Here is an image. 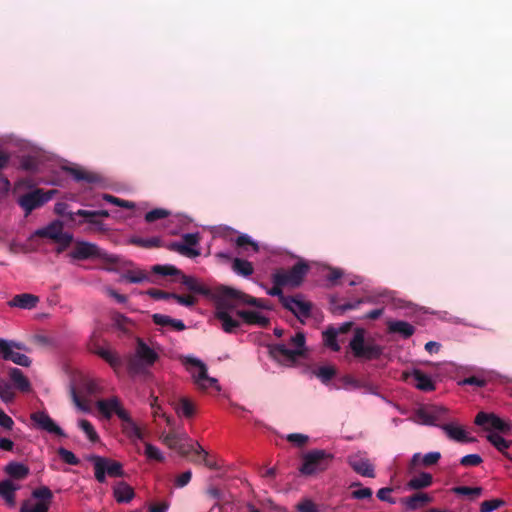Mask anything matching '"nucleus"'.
I'll use <instances>...</instances> for the list:
<instances>
[{
	"mask_svg": "<svg viewBox=\"0 0 512 512\" xmlns=\"http://www.w3.org/2000/svg\"><path fill=\"white\" fill-rule=\"evenodd\" d=\"M446 436L455 442L472 443L476 439L469 434V432L457 422H449L439 426Z\"/></svg>",
	"mask_w": 512,
	"mask_h": 512,
	"instance_id": "19",
	"label": "nucleus"
},
{
	"mask_svg": "<svg viewBox=\"0 0 512 512\" xmlns=\"http://www.w3.org/2000/svg\"><path fill=\"white\" fill-rule=\"evenodd\" d=\"M39 302V298L33 294L22 293L15 295L9 302L10 307H17L21 309H32Z\"/></svg>",
	"mask_w": 512,
	"mask_h": 512,
	"instance_id": "28",
	"label": "nucleus"
},
{
	"mask_svg": "<svg viewBox=\"0 0 512 512\" xmlns=\"http://www.w3.org/2000/svg\"><path fill=\"white\" fill-rule=\"evenodd\" d=\"M333 458V454L325 450H311L303 455L299 471L305 476L321 473L329 468Z\"/></svg>",
	"mask_w": 512,
	"mask_h": 512,
	"instance_id": "6",
	"label": "nucleus"
},
{
	"mask_svg": "<svg viewBox=\"0 0 512 512\" xmlns=\"http://www.w3.org/2000/svg\"><path fill=\"white\" fill-rule=\"evenodd\" d=\"M15 398V392L13 390V386L5 381L4 379H0V399L4 403H10Z\"/></svg>",
	"mask_w": 512,
	"mask_h": 512,
	"instance_id": "39",
	"label": "nucleus"
},
{
	"mask_svg": "<svg viewBox=\"0 0 512 512\" xmlns=\"http://www.w3.org/2000/svg\"><path fill=\"white\" fill-rule=\"evenodd\" d=\"M4 471L11 478L22 480L25 479L29 475V468L23 463L20 462H10L8 463Z\"/></svg>",
	"mask_w": 512,
	"mask_h": 512,
	"instance_id": "33",
	"label": "nucleus"
},
{
	"mask_svg": "<svg viewBox=\"0 0 512 512\" xmlns=\"http://www.w3.org/2000/svg\"><path fill=\"white\" fill-rule=\"evenodd\" d=\"M56 190H49L44 192L42 189H35L18 199L19 206L25 211V214H30L34 209L41 207L55 195Z\"/></svg>",
	"mask_w": 512,
	"mask_h": 512,
	"instance_id": "12",
	"label": "nucleus"
},
{
	"mask_svg": "<svg viewBox=\"0 0 512 512\" xmlns=\"http://www.w3.org/2000/svg\"><path fill=\"white\" fill-rule=\"evenodd\" d=\"M349 346L356 357L371 359L381 353L378 346L365 341V331L359 328L355 330Z\"/></svg>",
	"mask_w": 512,
	"mask_h": 512,
	"instance_id": "9",
	"label": "nucleus"
},
{
	"mask_svg": "<svg viewBox=\"0 0 512 512\" xmlns=\"http://www.w3.org/2000/svg\"><path fill=\"white\" fill-rule=\"evenodd\" d=\"M286 439L296 446H303L308 441V436L301 433H292L286 436Z\"/></svg>",
	"mask_w": 512,
	"mask_h": 512,
	"instance_id": "55",
	"label": "nucleus"
},
{
	"mask_svg": "<svg viewBox=\"0 0 512 512\" xmlns=\"http://www.w3.org/2000/svg\"><path fill=\"white\" fill-rule=\"evenodd\" d=\"M35 235L53 239L64 247L68 246L72 241V235L63 232V225L60 221H54L46 227L36 230Z\"/></svg>",
	"mask_w": 512,
	"mask_h": 512,
	"instance_id": "16",
	"label": "nucleus"
},
{
	"mask_svg": "<svg viewBox=\"0 0 512 512\" xmlns=\"http://www.w3.org/2000/svg\"><path fill=\"white\" fill-rule=\"evenodd\" d=\"M169 509V504L167 502L151 504L149 506L150 512H167Z\"/></svg>",
	"mask_w": 512,
	"mask_h": 512,
	"instance_id": "64",
	"label": "nucleus"
},
{
	"mask_svg": "<svg viewBox=\"0 0 512 512\" xmlns=\"http://www.w3.org/2000/svg\"><path fill=\"white\" fill-rule=\"evenodd\" d=\"M152 271L156 274L163 275V276H179L181 274V271L178 270L173 265H155L152 268Z\"/></svg>",
	"mask_w": 512,
	"mask_h": 512,
	"instance_id": "43",
	"label": "nucleus"
},
{
	"mask_svg": "<svg viewBox=\"0 0 512 512\" xmlns=\"http://www.w3.org/2000/svg\"><path fill=\"white\" fill-rule=\"evenodd\" d=\"M145 456L148 460H154L162 462L165 460L164 453L155 445H152L151 443H145Z\"/></svg>",
	"mask_w": 512,
	"mask_h": 512,
	"instance_id": "41",
	"label": "nucleus"
},
{
	"mask_svg": "<svg viewBox=\"0 0 512 512\" xmlns=\"http://www.w3.org/2000/svg\"><path fill=\"white\" fill-rule=\"evenodd\" d=\"M121 430L122 433L130 440L132 444H137L145 438L144 429L138 425L130 416L128 411H121Z\"/></svg>",
	"mask_w": 512,
	"mask_h": 512,
	"instance_id": "15",
	"label": "nucleus"
},
{
	"mask_svg": "<svg viewBox=\"0 0 512 512\" xmlns=\"http://www.w3.org/2000/svg\"><path fill=\"white\" fill-rule=\"evenodd\" d=\"M0 426L11 430L14 426V421L3 410L0 409Z\"/></svg>",
	"mask_w": 512,
	"mask_h": 512,
	"instance_id": "62",
	"label": "nucleus"
},
{
	"mask_svg": "<svg viewBox=\"0 0 512 512\" xmlns=\"http://www.w3.org/2000/svg\"><path fill=\"white\" fill-rule=\"evenodd\" d=\"M22 349H24L22 344L0 338V356L4 360L12 361L23 367H28L31 364V360L20 351Z\"/></svg>",
	"mask_w": 512,
	"mask_h": 512,
	"instance_id": "10",
	"label": "nucleus"
},
{
	"mask_svg": "<svg viewBox=\"0 0 512 512\" xmlns=\"http://www.w3.org/2000/svg\"><path fill=\"white\" fill-rule=\"evenodd\" d=\"M168 215H169V212L167 210L158 208V209H154V210L148 212L145 215V220L147 222H154L158 219L166 218Z\"/></svg>",
	"mask_w": 512,
	"mask_h": 512,
	"instance_id": "52",
	"label": "nucleus"
},
{
	"mask_svg": "<svg viewBox=\"0 0 512 512\" xmlns=\"http://www.w3.org/2000/svg\"><path fill=\"white\" fill-rule=\"evenodd\" d=\"M159 439L167 448L182 456L194 451H203L201 445L193 441L185 432H162Z\"/></svg>",
	"mask_w": 512,
	"mask_h": 512,
	"instance_id": "7",
	"label": "nucleus"
},
{
	"mask_svg": "<svg viewBox=\"0 0 512 512\" xmlns=\"http://www.w3.org/2000/svg\"><path fill=\"white\" fill-rule=\"evenodd\" d=\"M433 482V477L428 472H421L415 476H413L407 482V489L409 490H420L431 486Z\"/></svg>",
	"mask_w": 512,
	"mask_h": 512,
	"instance_id": "31",
	"label": "nucleus"
},
{
	"mask_svg": "<svg viewBox=\"0 0 512 512\" xmlns=\"http://www.w3.org/2000/svg\"><path fill=\"white\" fill-rule=\"evenodd\" d=\"M174 410L178 417L191 418L195 414V405L188 398H180L177 402L173 404Z\"/></svg>",
	"mask_w": 512,
	"mask_h": 512,
	"instance_id": "32",
	"label": "nucleus"
},
{
	"mask_svg": "<svg viewBox=\"0 0 512 512\" xmlns=\"http://www.w3.org/2000/svg\"><path fill=\"white\" fill-rule=\"evenodd\" d=\"M447 412L444 406L422 407L416 411L413 420L421 425L438 426L437 422L443 419Z\"/></svg>",
	"mask_w": 512,
	"mask_h": 512,
	"instance_id": "14",
	"label": "nucleus"
},
{
	"mask_svg": "<svg viewBox=\"0 0 512 512\" xmlns=\"http://www.w3.org/2000/svg\"><path fill=\"white\" fill-rule=\"evenodd\" d=\"M88 460L93 464L95 478L100 483H104L107 476L122 477L124 475L122 464L118 461L99 455H91Z\"/></svg>",
	"mask_w": 512,
	"mask_h": 512,
	"instance_id": "8",
	"label": "nucleus"
},
{
	"mask_svg": "<svg viewBox=\"0 0 512 512\" xmlns=\"http://www.w3.org/2000/svg\"><path fill=\"white\" fill-rule=\"evenodd\" d=\"M130 243L135 244L137 246L143 248H154L161 246V239L159 237H150V238H142V237H132L129 240Z\"/></svg>",
	"mask_w": 512,
	"mask_h": 512,
	"instance_id": "40",
	"label": "nucleus"
},
{
	"mask_svg": "<svg viewBox=\"0 0 512 512\" xmlns=\"http://www.w3.org/2000/svg\"><path fill=\"white\" fill-rule=\"evenodd\" d=\"M504 504L505 502L500 499L487 500L481 503L480 512H493Z\"/></svg>",
	"mask_w": 512,
	"mask_h": 512,
	"instance_id": "48",
	"label": "nucleus"
},
{
	"mask_svg": "<svg viewBox=\"0 0 512 512\" xmlns=\"http://www.w3.org/2000/svg\"><path fill=\"white\" fill-rule=\"evenodd\" d=\"M20 512H48V503L42 501L27 503L22 506Z\"/></svg>",
	"mask_w": 512,
	"mask_h": 512,
	"instance_id": "47",
	"label": "nucleus"
},
{
	"mask_svg": "<svg viewBox=\"0 0 512 512\" xmlns=\"http://www.w3.org/2000/svg\"><path fill=\"white\" fill-rule=\"evenodd\" d=\"M316 375L323 382H327L335 375V370L331 366H323L316 371Z\"/></svg>",
	"mask_w": 512,
	"mask_h": 512,
	"instance_id": "54",
	"label": "nucleus"
},
{
	"mask_svg": "<svg viewBox=\"0 0 512 512\" xmlns=\"http://www.w3.org/2000/svg\"><path fill=\"white\" fill-rule=\"evenodd\" d=\"M31 420L36 427L49 434L57 435L59 437H66L64 431L58 424L44 411H37L31 414Z\"/></svg>",
	"mask_w": 512,
	"mask_h": 512,
	"instance_id": "18",
	"label": "nucleus"
},
{
	"mask_svg": "<svg viewBox=\"0 0 512 512\" xmlns=\"http://www.w3.org/2000/svg\"><path fill=\"white\" fill-rule=\"evenodd\" d=\"M179 359L199 389L214 388L216 391L221 390L218 380L207 374V366L201 359L193 355H184Z\"/></svg>",
	"mask_w": 512,
	"mask_h": 512,
	"instance_id": "4",
	"label": "nucleus"
},
{
	"mask_svg": "<svg viewBox=\"0 0 512 512\" xmlns=\"http://www.w3.org/2000/svg\"><path fill=\"white\" fill-rule=\"evenodd\" d=\"M281 303L299 319L307 317L310 313V304L301 298L281 297Z\"/></svg>",
	"mask_w": 512,
	"mask_h": 512,
	"instance_id": "20",
	"label": "nucleus"
},
{
	"mask_svg": "<svg viewBox=\"0 0 512 512\" xmlns=\"http://www.w3.org/2000/svg\"><path fill=\"white\" fill-rule=\"evenodd\" d=\"M102 256L101 250L89 242H77L73 250L70 252V257L76 260H84L92 257Z\"/></svg>",
	"mask_w": 512,
	"mask_h": 512,
	"instance_id": "22",
	"label": "nucleus"
},
{
	"mask_svg": "<svg viewBox=\"0 0 512 512\" xmlns=\"http://www.w3.org/2000/svg\"><path fill=\"white\" fill-rule=\"evenodd\" d=\"M308 267L299 262L290 270H278L273 274V282L277 285L298 286L306 275Z\"/></svg>",
	"mask_w": 512,
	"mask_h": 512,
	"instance_id": "11",
	"label": "nucleus"
},
{
	"mask_svg": "<svg viewBox=\"0 0 512 512\" xmlns=\"http://www.w3.org/2000/svg\"><path fill=\"white\" fill-rule=\"evenodd\" d=\"M33 496L38 499H44V500L49 501L52 498V493L49 488L42 487V488L35 490L33 492Z\"/></svg>",
	"mask_w": 512,
	"mask_h": 512,
	"instance_id": "63",
	"label": "nucleus"
},
{
	"mask_svg": "<svg viewBox=\"0 0 512 512\" xmlns=\"http://www.w3.org/2000/svg\"><path fill=\"white\" fill-rule=\"evenodd\" d=\"M475 424L488 433V441L498 451L506 454V451L512 445V440L508 439L512 433L511 422L498 417L494 413L479 412L475 417Z\"/></svg>",
	"mask_w": 512,
	"mask_h": 512,
	"instance_id": "2",
	"label": "nucleus"
},
{
	"mask_svg": "<svg viewBox=\"0 0 512 512\" xmlns=\"http://www.w3.org/2000/svg\"><path fill=\"white\" fill-rule=\"evenodd\" d=\"M391 332L401 334L403 337L408 338L414 333V327L405 321H394L389 323Z\"/></svg>",
	"mask_w": 512,
	"mask_h": 512,
	"instance_id": "37",
	"label": "nucleus"
},
{
	"mask_svg": "<svg viewBox=\"0 0 512 512\" xmlns=\"http://www.w3.org/2000/svg\"><path fill=\"white\" fill-rule=\"evenodd\" d=\"M68 205L66 203H63V202H59V203H56L55 204V212L58 214V215H61V216H69V218L71 220H74V216L77 215L76 212L73 213V212H68Z\"/></svg>",
	"mask_w": 512,
	"mask_h": 512,
	"instance_id": "59",
	"label": "nucleus"
},
{
	"mask_svg": "<svg viewBox=\"0 0 512 512\" xmlns=\"http://www.w3.org/2000/svg\"><path fill=\"white\" fill-rule=\"evenodd\" d=\"M153 322L161 327H169L175 331H183L186 326L182 320L171 318L168 315L155 313L152 315Z\"/></svg>",
	"mask_w": 512,
	"mask_h": 512,
	"instance_id": "30",
	"label": "nucleus"
},
{
	"mask_svg": "<svg viewBox=\"0 0 512 512\" xmlns=\"http://www.w3.org/2000/svg\"><path fill=\"white\" fill-rule=\"evenodd\" d=\"M348 464L359 475L374 478V466L363 452H356L347 457Z\"/></svg>",
	"mask_w": 512,
	"mask_h": 512,
	"instance_id": "17",
	"label": "nucleus"
},
{
	"mask_svg": "<svg viewBox=\"0 0 512 512\" xmlns=\"http://www.w3.org/2000/svg\"><path fill=\"white\" fill-rule=\"evenodd\" d=\"M181 278V282L183 285L187 287L188 290L198 293V294H207V288L195 277L187 276L184 274L179 275Z\"/></svg>",
	"mask_w": 512,
	"mask_h": 512,
	"instance_id": "35",
	"label": "nucleus"
},
{
	"mask_svg": "<svg viewBox=\"0 0 512 512\" xmlns=\"http://www.w3.org/2000/svg\"><path fill=\"white\" fill-rule=\"evenodd\" d=\"M147 279V274L141 270L130 271L122 276V280L130 283H141L143 281H146Z\"/></svg>",
	"mask_w": 512,
	"mask_h": 512,
	"instance_id": "44",
	"label": "nucleus"
},
{
	"mask_svg": "<svg viewBox=\"0 0 512 512\" xmlns=\"http://www.w3.org/2000/svg\"><path fill=\"white\" fill-rule=\"evenodd\" d=\"M191 477H192V472L190 470H187V471L181 473L180 475H178L175 478L176 487H178V488L185 487L190 482Z\"/></svg>",
	"mask_w": 512,
	"mask_h": 512,
	"instance_id": "57",
	"label": "nucleus"
},
{
	"mask_svg": "<svg viewBox=\"0 0 512 512\" xmlns=\"http://www.w3.org/2000/svg\"><path fill=\"white\" fill-rule=\"evenodd\" d=\"M69 172L71 173V175L76 179V180H87L89 182H92L94 181V177L89 175L87 172L81 170V169H78V168H69L68 169Z\"/></svg>",
	"mask_w": 512,
	"mask_h": 512,
	"instance_id": "58",
	"label": "nucleus"
},
{
	"mask_svg": "<svg viewBox=\"0 0 512 512\" xmlns=\"http://www.w3.org/2000/svg\"><path fill=\"white\" fill-rule=\"evenodd\" d=\"M372 490L370 488H360L352 492V497L355 499H369L372 497Z\"/></svg>",
	"mask_w": 512,
	"mask_h": 512,
	"instance_id": "61",
	"label": "nucleus"
},
{
	"mask_svg": "<svg viewBox=\"0 0 512 512\" xmlns=\"http://www.w3.org/2000/svg\"><path fill=\"white\" fill-rule=\"evenodd\" d=\"M269 309L266 300L252 297L235 288L224 287L216 308V317L221 321L222 329L232 333L240 326L239 319L247 324L265 326L269 321Z\"/></svg>",
	"mask_w": 512,
	"mask_h": 512,
	"instance_id": "1",
	"label": "nucleus"
},
{
	"mask_svg": "<svg viewBox=\"0 0 512 512\" xmlns=\"http://www.w3.org/2000/svg\"><path fill=\"white\" fill-rule=\"evenodd\" d=\"M113 496L118 503H129L135 496L133 488L124 481L115 483Z\"/></svg>",
	"mask_w": 512,
	"mask_h": 512,
	"instance_id": "26",
	"label": "nucleus"
},
{
	"mask_svg": "<svg viewBox=\"0 0 512 512\" xmlns=\"http://www.w3.org/2000/svg\"><path fill=\"white\" fill-rule=\"evenodd\" d=\"M9 379L12 382V386L21 392H29L31 390V384L29 379L24 373L18 368H11L8 371Z\"/></svg>",
	"mask_w": 512,
	"mask_h": 512,
	"instance_id": "27",
	"label": "nucleus"
},
{
	"mask_svg": "<svg viewBox=\"0 0 512 512\" xmlns=\"http://www.w3.org/2000/svg\"><path fill=\"white\" fill-rule=\"evenodd\" d=\"M482 462L478 454H468L461 458L460 463L464 466H477Z\"/></svg>",
	"mask_w": 512,
	"mask_h": 512,
	"instance_id": "56",
	"label": "nucleus"
},
{
	"mask_svg": "<svg viewBox=\"0 0 512 512\" xmlns=\"http://www.w3.org/2000/svg\"><path fill=\"white\" fill-rule=\"evenodd\" d=\"M433 498L427 493H417L401 500L402 505L409 511H414L432 502Z\"/></svg>",
	"mask_w": 512,
	"mask_h": 512,
	"instance_id": "25",
	"label": "nucleus"
},
{
	"mask_svg": "<svg viewBox=\"0 0 512 512\" xmlns=\"http://www.w3.org/2000/svg\"><path fill=\"white\" fill-rule=\"evenodd\" d=\"M150 405H151V409H152V413H153L154 417H162L166 420V422L169 426L172 425L173 419L170 416L166 415V413L163 411L162 407L158 403L157 398H153Z\"/></svg>",
	"mask_w": 512,
	"mask_h": 512,
	"instance_id": "46",
	"label": "nucleus"
},
{
	"mask_svg": "<svg viewBox=\"0 0 512 512\" xmlns=\"http://www.w3.org/2000/svg\"><path fill=\"white\" fill-rule=\"evenodd\" d=\"M236 244L240 248H243L245 250H248V248H251L253 252H257L259 247L256 242H254L249 236L247 235H241L236 239Z\"/></svg>",
	"mask_w": 512,
	"mask_h": 512,
	"instance_id": "45",
	"label": "nucleus"
},
{
	"mask_svg": "<svg viewBox=\"0 0 512 512\" xmlns=\"http://www.w3.org/2000/svg\"><path fill=\"white\" fill-rule=\"evenodd\" d=\"M58 454L67 464L77 465L79 463V459L75 456V454L65 448H59Z\"/></svg>",
	"mask_w": 512,
	"mask_h": 512,
	"instance_id": "50",
	"label": "nucleus"
},
{
	"mask_svg": "<svg viewBox=\"0 0 512 512\" xmlns=\"http://www.w3.org/2000/svg\"><path fill=\"white\" fill-rule=\"evenodd\" d=\"M20 488L18 484H15L12 480H4L0 482V497L10 507L15 506V492Z\"/></svg>",
	"mask_w": 512,
	"mask_h": 512,
	"instance_id": "29",
	"label": "nucleus"
},
{
	"mask_svg": "<svg viewBox=\"0 0 512 512\" xmlns=\"http://www.w3.org/2000/svg\"><path fill=\"white\" fill-rule=\"evenodd\" d=\"M297 509L299 512H318L315 504L309 499L300 502L297 505Z\"/></svg>",
	"mask_w": 512,
	"mask_h": 512,
	"instance_id": "60",
	"label": "nucleus"
},
{
	"mask_svg": "<svg viewBox=\"0 0 512 512\" xmlns=\"http://www.w3.org/2000/svg\"><path fill=\"white\" fill-rule=\"evenodd\" d=\"M441 458L440 452L433 451L422 455V466L429 467L436 464Z\"/></svg>",
	"mask_w": 512,
	"mask_h": 512,
	"instance_id": "51",
	"label": "nucleus"
},
{
	"mask_svg": "<svg viewBox=\"0 0 512 512\" xmlns=\"http://www.w3.org/2000/svg\"><path fill=\"white\" fill-rule=\"evenodd\" d=\"M77 425L84 432L90 442L95 443L99 441V435L91 422L86 419H79Z\"/></svg>",
	"mask_w": 512,
	"mask_h": 512,
	"instance_id": "38",
	"label": "nucleus"
},
{
	"mask_svg": "<svg viewBox=\"0 0 512 512\" xmlns=\"http://www.w3.org/2000/svg\"><path fill=\"white\" fill-rule=\"evenodd\" d=\"M305 337L302 333H297L290 339L289 345L275 344L269 346L270 356L279 364L284 366L293 365L297 359L304 354Z\"/></svg>",
	"mask_w": 512,
	"mask_h": 512,
	"instance_id": "3",
	"label": "nucleus"
},
{
	"mask_svg": "<svg viewBox=\"0 0 512 512\" xmlns=\"http://www.w3.org/2000/svg\"><path fill=\"white\" fill-rule=\"evenodd\" d=\"M232 269L236 274L243 277H248L254 272L252 264L249 261L240 258H235L233 260Z\"/></svg>",
	"mask_w": 512,
	"mask_h": 512,
	"instance_id": "36",
	"label": "nucleus"
},
{
	"mask_svg": "<svg viewBox=\"0 0 512 512\" xmlns=\"http://www.w3.org/2000/svg\"><path fill=\"white\" fill-rule=\"evenodd\" d=\"M159 349L149 346L142 340L137 341L133 357L129 362V370L133 373H142L152 367L159 359Z\"/></svg>",
	"mask_w": 512,
	"mask_h": 512,
	"instance_id": "5",
	"label": "nucleus"
},
{
	"mask_svg": "<svg viewBox=\"0 0 512 512\" xmlns=\"http://www.w3.org/2000/svg\"><path fill=\"white\" fill-rule=\"evenodd\" d=\"M94 353L106 361L116 373L120 369L122 365L121 358L111 348L107 346H100L95 349Z\"/></svg>",
	"mask_w": 512,
	"mask_h": 512,
	"instance_id": "24",
	"label": "nucleus"
},
{
	"mask_svg": "<svg viewBox=\"0 0 512 512\" xmlns=\"http://www.w3.org/2000/svg\"><path fill=\"white\" fill-rule=\"evenodd\" d=\"M452 491L456 494L470 497L471 499L478 498L482 494V488L480 487H466V486H459L454 487Z\"/></svg>",
	"mask_w": 512,
	"mask_h": 512,
	"instance_id": "42",
	"label": "nucleus"
},
{
	"mask_svg": "<svg viewBox=\"0 0 512 512\" xmlns=\"http://www.w3.org/2000/svg\"><path fill=\"white\" fill-rule=\"evenodd\" d=\"M406 378L420 390L432 391L435 388L431 377L420 370H413L410 374L406 375Z\"/></svg>",
	"mask_w": 512,
	"mask_h": 512,
	"instance_id": "23",
	"label": "nucleus"
},
{
	"mask_svg": "<svg viewBox=\"0 0 512 512\" xmlns=\"http://www.w3.org/2000/svg\"><path fill=\"white\" fill-rule=\"evenodd\" d=\"M349 325H346L343 328H340L339 330L334 328H329L323 332V341L324 344L332 349L333 351H338L340 349V346L337 342V336L340 332H344L345 329H347Z\"/></svg>",
	"mask_w": 512,
	"mask_h": 512,
	"instance_id": "34",
	"label": "nucleus"
},
{
	"mask_svg": "<svg viewBox=\"0 0 512 512\" xmlns=\"http://www.w3.org/2000/svg\"><path fill=\"white\" fill-rule=\"evenodd\" d=\"M79 216H83L87 218V222L94 224V221L92 220L95 216H102V217H108L109 213L106 210H98V211H88V210H78L76 212Z\"/></svg>",
	"mask_w": 512,
	"mask_h": 512,
	"instance_id": "49",
	"label": "nucleus"
},
{
	"mask_svg": "<svg viewBox=\"0 0 512 512\" xmlns=\"http://www.w3.org/2000/svg\"><path fill=\"white\" fill-rule=\"evenodd\" d=\"M200 236L198 233H188L183 235L182 241L172 242L167 247L169 250L176 251L189 258L198 257L201 254L199 249Z\"/></svg>",
	"mask_w": 512,
	"mask_h": 512,
	"instance_id": "13",
	"label": "nucleus"
},
{
	"mask_svg": "<svg viewBox=\"0 0 512 512\" xmlns=\"http://www.w3.org/2000/svg\"><path fill=\"white\" fill-rule=\"evenodd\" d=\"M171 297H172V299H175L178 304L185 306V307H192L197 302V299L191 295L181 296V295L173 293V294H171Z\"/></svg>",
	"mask_w": 512,
	"mask_h": 512,
	"instance_id": "53",
	"label": "nucleus"
},
{
	"mask_svg": "<svg viewBox=\"0 0 512 512\" xmlns=\"http://www.w3.org/2000/svg\"><path fill=\"white\" fill-rule=\"evenodd\" d=\"M98 411L107 419L111 418L114 414L120 418L121 411H127L117 397L98 400L96 402Z\"/></svg>",
	"mask_w": 512,
	"mask_h": 512,
	"instance_id": "21",
	"label": "nucleus"
}]
</instances>
